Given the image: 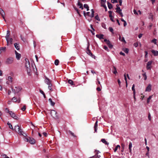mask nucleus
Listing matches in <instances>:
<instances>
[{
	"label": "nucleus",
	"instance_id": "f257e3e1",
	"mask_svg": "<svg viewBox=\"0 0 158 158\" xmlns=\"http://www.w3.org/2000/svg\"><path fill=\"white\" fill-rule=\"evenodd\" d=\"M13 131H15L20 135H22L25 137L27 136V135L23 131L20 126H19L18 125H16L14 127Z\"/></svg>",
	"mask_w": 158,
	"mask_h": 158
},
{
	"label": "nucleus",
	"instance_id": "f03ea898",
	"mask_svg": "<svg viewBox=\"0 0 158 158\" xmlns=\"http://www.w3.org/2000/svg\"><path fill=\"white\" fill-rule=\"evenodd\" d=\"M25 67L27 69V71L28 74L29 75H30V73L31 71V67H33V69L34 68L33 65L32 64L31 66H30V63L28 60L27 59H25Z\"/></svg>",
	"mask_w": 158,
	"mask_h": 158
},
{
	"label": "nucleus",
	"instance_id": "7ed1b4c3",
	"mask_svg": "<svg viewBox=\"0 0 158 158\" xmlns=\"http://www.w3.org/2000/svg\"><path fill=\"white\" fill-rule=\"evenodd\" d=\"M91 14L90 13V12H89L85 13V11H84L83 13L84 15L85 16L86 15H87L91 18L94 17V10L93 9H92L91 10Z\"/></svg>",
	"mask_w": 158,
	"mask_h": 158
},
{
	"label": "nucleus",
	"instance_id": "20e7f679",
	"mask_svg": "<svg viewBox=\"0 0 158 158\" xmlns=\"http://www.w3.org/2000/svg\"><path fill=\"white\" fill-rule=\"evenodd\" d=\"M24 140L25 141L28 142L32 144H34L35 142V140L32 138H25L24 139Z\"/></svg>",
	"mask_w": 158,
	"mask_h": 158
},
{
	"label": "nucleus",
	"instance_id": "39448f33",
	"mask_svg": "<svg viewBox=\"0 0 158 158\" xmlns=\"http://www.w3.org/2000/svg\"><path fill=\"white\" fill-rule=\"evenodd\" d=\"M14 61V58L11 57L7 58L5 61V63L6 64H12Z\"/></svg>",
	"mask_w": 158,
	"mask_h": 158
},
{
	"label": "nucleus",
	"instance_id": "423d86ee",
	"mask_svg": "<svg viewBox=\"0 0 158 158\" xmlns=\"http://www.w3.org/2000/svg\"><path fill=\"white\" fill-rule=\"evenodd\" d=\"M50 114L54 118L56 119L58 118V116L56 112L54 110H51Z\"/></svg>",
	"mask_w": 158,
	"mask_h": 158
},
{
	"label": "nucleus",
	"instance_id": "0eeeda50",
	"mask_svg": "<svg viewBox=\"0 0 158 158\" xmlns=\"http://www.w3.org/2000/svg\"><path fill=\"white\" fill-rule=\"evenodd\" d=\"M15 89H12L13 92H14L15 93H18L22 89V88L20 86H17L15 87Z\"/></svg>",
	"mask_w": 158,
	"mask_h": 158
},
{
	"label": "nucleus",
	"instance_id": "6e6552de",
	"mask_svg": "<svg viewBox=\"0 0 158 158\" xmlns=\"http://www.w3.org/2000/svg\"><path fill=\"white\" fill-rule=\"evenodd\" d=\"M94 152L95 153L94 156L90 157L89 158H100V156L98 155L99 152V151L97 150H95Z\"/></svg>",
	"mask_w": 158,
	"mask_h": 158
},
{
	"label": "nucleus",
	"instance_id": "1a4fd4ad",
	"mask_svg": "<svg viewBox=\"0 0 158 158\" xmlns=\"http://www.w3.org/2000/svg\"><path fill=\"white\" fill-rule=\"evenodd\" d=\"M13 118L16 119H19V117L16 115L12 111H10L9 114Z\"/></svg>",
	"mask_w": 158,
	"mask_h": 158
},
{
	"label": "nucleus",
	"instance_id": "9d476101",
	"mask_svg": "<svg viewBox=\"0 0 158 158\" xmlns=\"http://www.w3.org/2000/svg\"><path fill=\"white\" fill-rule=\"evenodd\" d=\"M0 14L2 15V17L3 18V19L5 20V21H6V20L5 18V13L4 10L1 8H0Z\"/></svg>",
	"mask_w": 158,
	"mask_h": 158
},
{
	"label": "nucleus",
	"instance_id": "9b49d317",
	"mask_svg": "<svg viewBox=\"0 0 158 158\" xmlns=\"http://www.w3.org/2000/svg\"><path fill=\"white\" fill-rule=\"evenodd\" d=\"M7 41V45H8L10 44H11L12 43L13 39L12 38H8L7 39H6Z\"/></svg>",
	"mask_w": 158,
	"mask_h": 158
},
{
	"label": "nucleus",
	"instance_id": "f8f14e48",
	"mask_svg": "<svg viewBox=\"0 0 158 158\" xmlns=\"http://www.w3.org/2000/svg\"><path fill=\"white\" fill-rule=\"evenodd\" d=\"M12 101L13 102H17L18 103H19L20 102V98H17L16 97H14L12 99Z\"/></svg>",
	"mask_w": 158,
	"mask_h": 158
},
{
	"label": "nucleus",
	"instance_id": "ddd939ff",
	"mask_svg": "<svg viewBox=\"0 0 158 158\" xmlns=\"http://www.w3.org/2000/svg\"><path fill=\"white\" fill-rule=\"evenodd\" d=\"M152 63V61H149L147 64L146 68L148 70L151 69V65Z\"/></svg>",
	"mask_w": 158,
	"mask_h": 158
},
{
	"label": "nucleus",
	"instance_id": "4468645a",
	"mask_svg": "<svg viewBox=\"0 0 158 158\" xmlns=\"http://www.w3.org/2000/svg\"><path fill=\"white\" fill-rule=\"evenodd\" d=\"M15 54L16 55V57L18 60H20L21 57V54L18 53L16 50L15 51Z\"/></svg>",
	"mask_w": 158,
	"mask_h": 158
},
{
	"label": "nucleus",
	"instance_id": "2eb2a0df",
	"mask_svg": "<svg viewBox=\"0 0 158 158\" xmlns=\"http://www.w3.org/2000/svg\"><path fill=\"white\" fill-rule=\"evenodd\" d=\"M152 85L151 84H149L148 86L147 87L145 91L146 92H150L151 90Z\"/></svg>",
	"mask_w": 158,
	"mask_h": 158
},
{
	"label": "nucleus",
	"instance_id": "dca6fc26",
	"mask_svg": "<svg viewBox=\"0 0 158 158\" xmlns=\"http://www.w3.org/2000/svg\"><path fill=\"white\" fill-rule=\"evenodd\" d=\"M151 52L155 56H158V51H155L154 50H152L151 51Z\"/></svg>",
	"mask_w": 158,
	"mask_h": 158
},
{
	"label": "nucleus",
	"instance_id": "f3484780",
	"mask_svg": "<svg viewBox=\"0 0 158 158\" xmlns=\"http://www.w3.org/2000/svg\"><path fill=\"white\" fill-rule=\"evenodd\" d=\"M96 36L97 38H98L100 40L104 38V35L103 34H97L96 35Z\"/></svg>",
	"mask_w": 158,
	"mask_h": 158
},
{
	"label": "nucleus",
	"instance_id": "a211bd4d",
	"mask_svg": "<svg viewBox=\"0 0 158 158\" xmlns=\"http://www.w3.org/2000/svg\"><path fill=\"white\" fill-rule=\"evenodd\" d=\"M119 35V40L126 43V42L125 41L124 38L123 37H121V35Z\"/></svg>",
	"mask_w": 158,
	"mask_h": 158
},
{
	"label": "nucleus",
	"instance_id": "6ab92c4d",
	"mask_svg": "<svg viewBox=\"0 0 158 158\" xmlns=\"http://www.w3.org/2000/svg\"><path fill=\"white\" fill-rule=\"evenodd\" d=\"M14 46L17 50H19L20 49V46L19 44L17 43H15Z\"/></svg>",
	"mask_w": 158,
	"mask_h": 158
},
{
	"label": "nucleus",
	"instance_id": "aec40b11",
	"mask_svg": "<svg viewBox=\"0 0 158 158\" xmlns=\"http://www.w3.org/2000/svg\"><path fill=\"white\" fill-rule=\"evenodd\" d=\"M106 44L108 45V46L110 48H112L113 46L111 44L109 40L108 41Z\"/></svg>",
	"mask_w": 158,
	"mask_h": 158
},
{
	"label": "nucleus",
	"instance_id": "412c9836",
	"mask_svg": "<svg viewBox=\"0 0 158 158\" xmlns=\"http://www.w3.org/2000/svg\"><path fill=\"white\" fill-rule=\"evenodd\" d=\"M118 4H117L116 5V6H117V8H116V12L118 13L119 12L121 11H122V10L120 9V8L118 7Z\"/></svg>",
	"mask_w": 158,
	"mask_h": 158
},
{
	"label": "nucleus",
	"instance_id": "4be33fe9",
	"mask_svg": "<svg viewBox=\"0 0 158 158\" xmlns=\"http://www.w3.org/2000/svg\"><path fill=\"white\" fill-rule=\"evenodd\" d=\"M87 53L90 55V56H92L93 55L92 53L91 52L90 50H89V47H88L87 48Z\"/></svg>",
	"mask_w": 158,
	"mask_h": 158
},
{
	"label": "nucleus",
	"instance_id": "5701e85b",
	"mask_svg": "<svg viewBox=\"0 0 158 158\" xmlns=\"http://www.w3.org/2000/svg\"><path fill=\"white\" fill-rule=\"evenodd\" d=\"M51 81L48 78H46L45 79V82L47 85L51 84Z\"/></svg>",
	"mask_w": 158,
	"mask_h": 158
},
{
	"label": "nucleus",
	"instance_id": "b1692460",
	"mask_svg": "<svg viewBox=\"0 0 158 158\" xmlns=\"http://www.w3.org/2000/svg\"><path fill=\"white\" fill-rule=\"evenodd\" d=\"M98 121H97L94 124V131L95 132H97V128L98 127Z\"/></svg>",
	"mask_w": 158,
	"mask_h": 158
},
{
	"label": "nucleus",
	"instance_id": "393cba45",
	"mask_svg": "<svg viewBox=\"0 0 158 158\" xmlns=\"http://www.w3.org/2000/svg\"><path fill=\"white\" fill-rule=\"evenodd\" d=\"M132 147V143H131V142H130L129 143V152L130 153L131 152Z\"/></svg>",
	"mask_w": 158,
	"mask_h": 158
},
{
	"label": "nucleus",
	"instance_id": "a878e982",
	"mask_svg": "<svg viewBox=\"0 0 158 158\" xmlns=\"http://www.w3.org/2000/svg\"><path fill=\"white\" fill-rule=\"evenodd\" d=\"M101 141L104 144L107 145H108L109 144V143L107 142L105 139H102L101 140Z\"/></svg>",
	"mask_w": 158,
	"mask_h": 158
},
{
	"label": "nucleus",
	"instance_id": "bb28decb",
	"mask_svg": "<svg viewBox=\"0 0 158 158\" xmlns=\"http://www.w3.org/2000/svg\"><path fill=\"white\" fill-rule=\"evenodd\" d=\"M48 101L50 103L51 106H53L55 105V103L52 101V100L51 98L49 99Z\"/></svg>",
	"mask_w": 158,
	"mask_h": 158
},
{
	"label": "nucleus",
	"instance_id": "cd10ccee",
	"mask_svg": "<svg viewBox=\"0 0 158 158\" xmlns=\"http://www.w3.org/2000/svg\"><path fill=\"white\" fill-rule=\"evenodd\" d=\"M78 5L79 6V8L81 9H83V5L79 1L77 3Z\"/></svg>",
	"mask_w": 158,
	"mask_h": 158
},
{
	"label": "nucleus",
	"instance_id": "c85d7f7f",
	"mask_svg": "<svg viewBox=\"0 0 158 158\" xmlns=\"http://www.w3.org/2000/svg\"><path fill=\"white\" fill-rule=\"evenodd\" d=\"M0 49L2 51V52H4L6 51V48L5 47H1L0 48Z\"/></svg>",
	"mask_w": 158,
	"mask_h": 158
},
{
	"label": "nucleus",
	"instance_id": "c756f323",
	"mask_svg": "<svg viewBox=\"0 0 158 158\" xmlns=\"http://www.w3.org/2000/svg\"><path fill=\"white\" fill-rule=\"evenodd\" d=\"M107 4L108 6L109 9H111L113 7L112 5L109 2H108Z\"/></svg>",
	"mask_w": 158,
	"mask_h": 158
},
{
	"label": "nucleus",
	"instance_id": "7c9ffc66",
	"mask_svg": "<svg viewBox=\"0 0 158 158\" xmlns=\"http://www.w3.org/2000/svg\"><path fill=\"white\" fill-rule=\"evenodd\" d=\"M10 32L9 31H7L6 35V37H6V39H7L8 38H9V36H10Z\"/></svg>",
	"mask_w": 158,
	"mask_h": 158
},
{
	"label": "nucleus",
	"instance_id": "2f4dec72",
	"mask_svg": "<svg viewBox=\"0 0 158 158\" xmlns=\"http://www.w3.org/2000/svg\"><path fill=\"white\" fill-rule=\"evenodd\" d=\"M120 148V146L119 145H118L116 146L115 147V148L114 149V152H116L117 150H118V148Z\"/></svg>",
	"mask_w": 158,
	"mask_h": 158
},
{
	"label": "nucleus",
	"instance_id": "473e14b6",
	"mask_svg": "<svg viewBox=\"0 0 158 158\" xmlns=\"http://www.w3.org/2000/svg\"><path fill=\"white\" fill-rule=\"evenodd\" d=\"M135 84H134L132 86V90L133 91V94H135Z\"/></svg>",
	"mask_w": 158,
	"mask_h": 158
},
{
	"label": "nucleus",
	"instance_id": "72a5a7b5",
	"mask_svg": "<svg viewBox=\"0 0 158 158\" xmlns=\"http://www.w3.org/2000/svg\"><path fill=\"white\" fill-rule=\"evenodd\" d=\"M113 69L114 70L113 71V73L114 74H116L117 73V72L116 70V68L114 66Z\"/></svg>",
	"mask_w": 158,
	"mask_h": 158
},
{
	"label": "nucleus",
	"instance_id": "f704fd0d",
	"mask_svg": "<svg viewBox=\"0 0 158 158\" xmlns=\"http://www.w3.org/2000/svg\"><path fill=\"white\" fill-rule=\"evenodd\" d=\"M84 8L87 9V10L88 11L89 10V7L88 5L86 4H85L84 5Z\"/></svg>",
	"mask_w": 158,
	"mask_h": 158
},
{
	"label": "nucleus",
	"instance_id": "c9c22d12",
	"mask_svg": "<svg viewBox=\"0 0 158 158\" xmlns=\"http://www.w3.org/2000/svg\"><path fill=\"white\" fill-rule=\"evenodd\" d=\"M7 124L9 125V127L13 130L14 128L13 127L12 125L10 123H9V122L7 123Z\"/></svg>",
	"mask_w": 158,
	"mask_h": 158
},
{
	"label": "nucleus",
	"instance_id": "e433bc0d",
	"mask_svg": "<svg viewBox=\"0 0 158 158\" xmlns=\"http://www.w3.org/2000/svg\"><path fill=\"white\" fill-rule=\"evenodd\" d=\"M7 79L10 82H11L12 81V78L10 76L8 77Z\"/></svg>",
	"mask_w": 158,
	"mask_h": 158
},
{
	"label": "nucleus",
	"instance_id": "4c0bfd02",
	"mask_svg": "<svg viewBox=\"0 0 158 158\" xmlns=\"http://www.w3.org/2000/svg\"><path fill=\"white\" fill-rule=\"evenodd\" d=\"M157 40L155 39H154L152 40L151 42L154 43L155 44H157L156 42Z\"/></svg>",
	"mask_w": 158,
	"mask_h": 158
},
{
	"label": "nucleus",
	"instance_id": "58836bf2",
	"mask_svg": "<svg viewBox=\"0 0 158 158\" xmlns=\"http://www.w3.org/2000/svg\"><path fill=\"white\" fill-rule=\"evenodd\" d=\"M59 60H58L56 59V60H55L54 63L56 65H58L59 64Z\"/></svg>",
	"mask_w": 158,
	"mask_h": 158
},
{
	"label": "nucleus",
	"instance_id": "ea45409f",
	"mask_svg": "<svg viewBox=\"0 0 158 158\" xmlns=\"http://www.w3.org/2000/svg\"><path fill=\"white\" fill-rule=\"evenodd\" d=\"M149 19H150L152 20H153V15L152 14H150L149 16Z\"/></svg>",
	"mask_w": 158,
	"mask_h": 158
},
{
	"label": "nucleus",
	"instance_id": "a19ab883",
	"mask_svg": "<svg viewBox=\"0 0 158 158\" xmlns=\"http://www.w3.org/2000/svg\"><path fill=\"white\" fill-rule=\"evenodd\" d=\"M68 82L71 85H73V81L72 80H70V79L68 81Z\"/></svg>",
	"mask_w": 158,
	"mask_h": 158
},
{
	"label": "nucleus",
	"instance_id": "79ce46f5",
	"mask_svg": "<svg viewBox=\"0 0 158 158\" xmlns=\"http://www.w3.org/2000/svg\"><path fill=\"white\" fill-rule=\"evenodd\" d=\"M152 96H150L147 99V102L148 103L150 101V100L152 98Z\"/></svg>",
	"mask_w": 158,
	"mask_h": 158
},
{
	"label": "nucleus",
	"instance_id": "37998d69",
	"mask_svg": "<svg viewBox=\"0 0 158 158\" xmlns=\"http://www.w3.org/2000/svg\"><path fill=\"white\" fill-rule=\"evenodd\" d=\"M129 49L127 48H126L124 50V51L126 53H127L129 52Z\"/></svg>",
	"mask_w": 158,
	"mask_h": 158
},
{
	"label": "nucleus",
	"instance_id": "c03bdc74",
	"mask_svg": "<svg viewBox=\"0 0 158 158\" xmlns=\"http://www.w3.org/2000/svg\"><path fill=\"white\" fill-rule=\"evenodd\" d=\"M109 30L110 32H111L112 33H114V32H113V28L112 27H109Z\"/></svg>",
	"mask_w": 158,
	"mask_h": 158
},
{
	"label": "nucleus",
	"instance_id": "a18cd8bd",
	"mask_svg": "<svg viewBox=\"0 0 158 158\" xmlns=\"http://www.w3.org/2000/svg\"><path fill=\"white\" fill-rule=\"evenodd\" d=\"M103 48L106 50L107 51H109V49H108V48H107V47L106 46H104L103 47Z\"/></svg>",
	"mask_w": 158,
	"mask_h": 158
},
{
	"label": "nucleus",
	"instance_id": "49530a36",
	"mask_svg": "<svg viewBox=\"0 0 158 158\" xmlns=\"http://www.w3.org/2000/svg\"><path fill=\"white\" fill-rule=\"evenodd\" d=\"M95 19H96L97 20H98V21H100V20L99 18V16H98V15H96L95 16Z\"/></svg>",
	"mask_w": 158,
	"mask_h": 158
},
{
	"label": "nucleus",
	"instance_id": "de8ad7c7",
	"mask_svg": "<svg viewBox=\"0 0 158 158\" xmlns=\"http://www.w3.org/2000/svg\"><path fill=\"white\" fill-rule=\"evenodd\" d=\"M48 85V88L50 90H51V89H52L51 87L52 86V84L51 83V84H49V85Z\"/></svg>",
	"mask_w": 158,
	"mask_h": 158
},
{
	"label": "nucleus",
	"instance_id": "09e8293b",
	"mask_svg": "<svg viewBox=\"0 0 158 158\" xmlns=\"http://www.w3.org/2000/svg\"><path fill=\"white\" fill-rule=\"evenodd\" d=\"M69 132L72 136L74 137H75V135H74V134L73 133L72 131H69Z\"/></svg>",
	"mask_w": 158,
	"mask_h": 158
},
{
	"label": "nucleus",
	"instance_id": "8fccbe9b",
	"mask_svg": "<svg viewBox=\"0 0 158 158\" xmlns=\"http://www.w3.org/2000/svg\"><path fill=\"white\" fill-rule=\"evenodd\" d=\"M26 106L24 105L23 107L21 108V109L23 111H24L26 110Z\"/></svg>",
	"mask_w": 158,
	"mask_h": 158
},
{
	"label": "nucleus",
	"instance_id": "3c124183",
	"mask_svg": "<svg viewBox=\"0 0 158 158\" xmlns=\"http://www.w3.org/2000/svg\"><path fill=\"white\" fill-rule=\"evenodd\" d=\"M125 146V145L124 143H122L121 144V147H122V148H123V150H122V151H123V150L124 149Z\"/></svg>",
	"mask_w": 158,
	"mask_h": 158
},
{
	"label": "nucleus",
	"instance_id": "603ef678",
	"mask_svg": "<svg viewBox=\"0 0 158 158\" xmlns=\"http://www.w3.org/2000/svg\"><path fill=\"white\" fill-rule=\"evenodd\" d=\"M74 9L77 12V13L79 15H80V13H79V11L78 10V9L76 7H74Z\"/></svg>",
	"mask_w": 158,
	"mask_h": 158
},
{
	"label": "nucleus",
	"instance_id": "864d4df0",
	"mask_svg": "<svg viewBox=\"0 0 158 158\" xmlns=\"http://www.w3.org/2000/svg\"><path fill=\"white\" fill-rule=\"evenodd\" d=\"M134 45L135 47H137L138 46V43L137 42H136V43H135L134 44Z\"/></svg>",
	"mask_w": 158,
	"mask_h": 158
},
{
	"label": "nucleus",
	"instance_id": "5fc2aeb1",
	"mask_svg": "<svg viewBox=\"0 0 158 158\" xmlns=\"http://www.w3.org/2000/svg\"><path fill=\"white\" fill-rule=\"evenodd\" d=\"M111 2L113 3H115L117 2L118 1L117 0H111Z\"/></svg>",
	"mask_w": 158,
	"mask_h": 158
},
{
	"label": "nucleus",
	"instance_id": "6e6d98bb",
	"mask_svg": "<svg viewBox=\"0 0 158 158\" xmlns=\"http://www.w3.org/2000/svg\"><path fill=\"white\" fill-rule=\"evenodd\" d=\"M102 6L106 9V6L104 4H103L102 3Z\"/></svg>",
	"mask_w": 158,
	"mask_h": 158
},
{
	"label": "nucleus",
	"instance_id": "4d7b16f0",
	"mask_svg": "<svg viewBox=\"0 0 158 158\" xmlns=\"http://www.w3.org/2000/svg\"><path fill=\"white\" fill-rule=\"evenodd\" d=\"M148 117V119L150 121L151 120V114H150V113H149Z\"/></svg>",
	"mask_w": 158,
	"mask_h": 158
},
{
	"label": "nucleus",
	"instance_id": "13d9d810",
	"mask_svg": "<svg viewBox=\"0 0 158 158\" xmlns=\"http://www.w3.org/2000/svg\"><path fill=\"white\" fill-rule=\"evenodd\" d=\"M133 12H134V13L135 14V15H138V13L136 11V10H133Z\"/></svg>",
	"mask_w": 158,
	"mask_h": 158
},
{
	"label": "nucleus",
	"instance_id": "bf43d9fd",
	"mask_svg": "<svg viewBox=\"0 0 158 158\" xmlns=\"http://www.w3.org/2000/svg\"><path fill=\"white\" fill-rule=\"evenodd\" d=\"M135 94H133V98L134 99V102L135 103L136 101V98H135Z\"/></svg>",
	"mask_w": 158,
	"mask_h": 158
},
{
	"label": "nucleus",
	"instance_id": "052dcab7",
	"mask_svg": "<svg viewBox=\"0 0 158 158\" xmlns=\"http://www.w3.org/2000/svg\"><path fill=\"white\" fill-rule=\"evenodd\" d=\"M5 111L6 113H8L9 114H10V111H9V110L7 108L6 109Z\"/></svg>",
	"mask_w": 158,
	"mask_h": 158
},
{
	"label": "nucleus",
	"instance_id": "680f3d73",
	"mask_svg": "<svg viewBox=\"0 0 158 158\" xmlns=\"http://www.w3.org/2000/svg\"><path fill=\"white\" fill-rule=\"evenodd\" d=\"M120 55H123V56H125V54L123 52H120Z\"/></svg>",
	"mask_w": 158,
	"mask_h": 158
},
{
	"label": "nucleus",
	"instance_id": "e2e57ef3",
	"mask_svg": "<svg viewBox=\"0 0 158 158\" xmlns=\"http://www.w3.org/2000/svg\"><path fill=\"white\" fill-rule=\"evenodd\" d=\"M90 27L93 30V31H95V30L94 29V28L93 27V25H92V24H91L90 25Z\"/></svg>",
	"mask_w": 158,
	"mask_h": 158
},
{
	"label": "nucleus",
	"instance_id": "0e129e2a",
	"mask_svg": "<svg viewBox=\"0 0 158 158\" xmlns=\"http://www.w3.org/2000/svg\"><path fill=\"white\" fill-rule=\"evenodd\" d=\"M96 89L97 91H100L101 90V89L99 87H98Z\"/></svg>",
	"mask_w": 158,
	"mask_h": 158
},
{
	"label": "nucleus",
	"instance_id": "69168bd1",
	"mask_svg": "<svg viewBox=\"0 0 158 158\" xmlns=\"http://www.w3.org/2000/svg\"><path fill=\"white\" fill-rule=\"evenodd\" d=\"M152 26V24H151L148 27V28L149 29H151Z\"/></svg>",
	"mask_w": 158,
	"mask_h": 158
},
{
	"label": "nucleus",
	"instance_id": "338daca9",
	"mask_svg": "<svg viewBox=\"0 0 158 158\" xmlns=\"http://www.w3.org/2000/svg\"><path fill=\"white\" fill-rule=\"evenodd\" d=\"M142 35L143 34H140L138 35V37L139 38H140L142 37Z\"/></svg>",
	"mask_w": 158,
	"mask_h": 158
},
{
	"label": "nucleus",
	"instance_id": "774afa93",
	"mask_svg": "<svg viewBox=\"0 0 158 158\" xmlns=\"http://www.w3.org/2000/svg\"><path fill=\"white\" fill-rule=\"evenodd\" d=\"M40 92L43 95V94H44V92L42 90H41V89H40Z\"/></svg>",
	"mask_w": 158,
	"mask_h": 158
}]
</instances>
